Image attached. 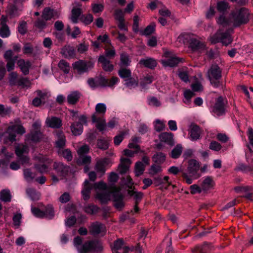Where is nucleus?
I'll list each match as a JSON object with an SVG mask.
<instances>
[{"instance_id": "26", "label": "nucleus", "mask_w": 253, "mask_h": 253, "mask_svg": "<svg viewBox=\"0 0 253 253\" xmlns=\"http://www.w3.org/2000/svg\"><path fill=\"white\" fill-rule=\"evenodd\" d=\"M181 58L176 57H172L167 60L162 61L163 65L165 66H169L171 67L175 66L181 61Z\"/></svg>"}, {"instance_id": "33", "label": "nucleus", "mask_w": 253, "mask_h": 253, "mask_svg": "<svg viewBox=\"0 0 253 253\" xmlns=\"http://www.w3.org/2000/svg\"><path fill=\"white\" fill-rule=\"evenodd\" d=\"M44 217L51 219L54 216V211L53 206L51 205H48L44 207L43 211Z\"/></svg>"}, {"instance_id": "11", "label": "nucleus", "mask_w": 253, "mask_h": 253, "mask_svg": "<svg viewBox=\"0 0 253 253\" xmlns=\"http://www.w3.org/2000/svg\"><path fill=\"white\" fill-rule=\"evenodd\" d=\"M189 138L192 141H196L201 138L202 130L195 123H191L189 127Z\"/></svg>"}, {"instance_id": "36", "label": "nucleus", "mask_w": 253, "mask_h": 253, "mask_svg": "<svg viewBox=\"0 0 253 253\" xmlns=\"http://www.w3.org/2000/svg\"><path fill=\"white\" fill-rule=\"evenodd\" d=\"M125 82V85L130 89L137 87L139 84L138 78L135 79L132 76L128 79H126Z\"/></svg>"}, {"instance_id": "13", "label": "nucleus", "mask_w": 253, "mask_h": 253, "mask_svg": "<svg viewBox=\"0 0 253 253\" xmlns=\"http://www.w3.org/2000/svg\"><path fill=\"white\" fill-rule=\"evenodd\" d=\"M125 242L122 239H118L115 241L113 245L111 246L112 251L116 253L119 250H122L123 253H128L130 251L128 247L124 245Z\"/></svg>"}, {"instance_id": "48", "label": "nucleus", "mask_w": 253, "mask_h": 253, "mask_svg": "<svg viewBox=\"0 0 253 253\" xmlns=\"http://www.w3.org/2000/svg\"><path fill=\"white\" fill-rule=\"evenodd\" d=\"M58 67L64 73L68 74L70 71V65L64 60H61L58 63Z\"/></svg>"}, {"instance_id": "15", "label": "nucleus", "mask_w": 253, "mask_h": 253, "mask_svg": "<svg viewBox=\"0 0 253 253\" xmlns=\"http://www.w3.org/2000/svg\"><path fill=\"white\" fill-rule=\"evenodd\" d=\"M56 140L55 141V147L59 149L63 148L66 145V137L62 131L58 130L55 132Z\"/></svg>"}, {"instance_id": "51", "label": "nucleus", "mask_w": 253, "mask_h": 253, "mask_svg": "<svg viewBox=\"0 0 253 253\" xmlns=\"http://www.w3.org/2000/svg\"><path fill=\"white\" fill-rule=\"evenodd\" d=\"M28 150V147L27 145H19L15 148V154L18 157H20L23 153H27Z\"/></svg>"}, {"instance_id": "21", "label": "nucleus", "mask_w": 253, "mask_h": 253, "mask_svg": "<svg viewBox=\"0 0 253 253\" xmlns=\"http://www.w3.org/2000/svg\"><path fill=\"white\" fill-rule=\"evenodd\" d=\"M215 185V182L211 176H207L201 184L203 191H206L212 189Z\"/></svg>"}, {"instance_id": "60", "label": "nucleus", "mask_w": 253, "mask_h": 253, "mask_svg": "<svg viewBox=\"0 0 253 253\" xmlns=\"http://www.w3.org/2000/svg\"><path fill=\"white\" fill-rule=\"evenodd\" d=\"M34 168L39 172L42 173L47 171L48 166L44 164H36Z\"/></svg>"}, {"instance_id": "35", "label": "nucleus", "mask_w": 253, "mask_h": 253, "mask_svg": "<svg viewBox=\"0 0 253 253\" xmlns=\"http://www.w3.org/2000/svg\"><path fill=\"white\" fill-rule=\"evenodd\" d=\"M166 155L162 152H158L153 155L152 160L157 164H162L166 161Z\"/></svg>"}, {"instance_id": "34", "label": "nucleus", "mask_w": 253, "mask_h": 253, "mask_svg": "<svg viewBox=\"0 0 253 253\" xmlns=\"http://www.w3.org/2000/svg\"><path fill=\"white\" fill-rule=\"evenodd\" d=\"M119 76L125 81L126 79H128L131 77V72L130 69L125 67H121L118 71Z\"/></svg>"}, {"instance_id": "58", "label": "nucleus", "mask_w": 253, "mask_h": 253, "mask_svg": "<svg viewBox=\"0 0 253 253\" xmlns=\"http://www.w3.org/2000/svg\"><path fill=\"white\" fill-rule=\"evenodd\" d=\"M91 162V157L89 156H80L78 160L79 165H88Z\"/></svg>"}, {"instance_id": "12", "label": "nucleus", "mask_w": 253, "mask_h": 253, "mask_svg": "<svg viewBox=\"0 0 253 253\" xmlns=\"http://www.w3.org/2000/svg\"><path fill=\"white\" fill-rule=\"evenodd\" d=\"M189 46L193 51L203 53L206 50L204 43L200 42L195 38H191L189 41Z\"/></svg>"}, {"instance_id": "39", "label": "nucleus", "mask_w": 253, "mask_h": 253, "mask_svg": "<svg viewBox=\"0 0 253 253\" xmlns=\"http://www.w3.org/2000/svg\"><path fill=\"white\" fill-rule=\"evenodd\" d=\"M106 111V107L104 103H98L95 106V112L93 114H96L97 116L99 115L100 117H101L105 114Z\"/></svg>"}, {"instance_id": "64", "label": "nucleus", "mask_w": 253, "mask_h": 253, "mask_svg": "<svg viewBox=\"0 0 253 253\" xmlns=\"http://www.w3.org/2000/svg\"><path fill=\"white\" fill-rule=\"evenodd\" d=\"M148 104L150 106L159 107L161 103L160 101L154 96H151L148 98Z\"/></svg>"}, {"instance_id": "18", "label": "nucleus", "mask_w": 253, "mask_h": 253, "mask_svg": "<svg viewBox=\"0 0 253 253\" xmlns=\"http://www.w3.org/2000/svg\"><path fill=\"white\" fill-rule=\"evenodd\" d=\"M98 62L102 65L103 69L106 72H111L114 69V66L109 60L104 55H100L98 58Z\"/></svg>"}, {"instance_id": "24", "label": "nucleus", "mask_w": 253, "mask_h": 253, "mask_svg": "<svg viewBox=\"0 0 253 253\" xmlns=\"http://www.w3.org/2000/svg\"><path fill=\"white\" fill-rule=\"evenodd\" d=\"M81 96V94L79 91H72L67 96V101L69 104L75 105L79 101Z\"/></svg>"}, {"instance_id": "30", "label": "nucleus", "mask_w": 253, "mask_h": 253, "mask_svg": "<svg viewBox=\"0 0 253 253\" xmlns=\"http://www.w3.org/2000/svg\"><path fill=\"white\" fill-rule=\"evenodd\" d=\"M169 179L168 176H165L163 178L160 176H158L154 178V184L155 186H158L162 184L167 183V186L166 187V189H167L169 186L171 185V182L169 181Z\"/></svg>"}, {"instance_id": "28", "label": "nucleus", "mask_w": 253, "mask_h": 253, "mask_svg": "<svg viewBox=\"0 0 253 253\" xmlns=\"http://www.w3.org/2000/svg\"><path fill=\"white\" fill-rule=\"evenodd\" d=\"M26 192L28 196L32 201H37L40 198L41 193L37 191L34 188H27Z\"/></svg>"}, {"instance_id": "17", "label": "nucleus", "mask_w": 253, "mask_h": 253, "mask_svg": "<svg viewBox=\"0 0 253 253\" xmlns=\"http://www.w3.org/2000/svg\"><path fill=\"white\" fill-rule=\"evenodd\" d=\"M45 123L47 126L53 128H59L62 124L61 120L56 117L47 118Z\"/></svg>"}, {"instance_id": "6", "label": "nucleus", "mask_w": 253, "mask_h": 253, "mask_svg": "<svg viewBox=\"0 0 253 253\" xmlns=\"http://www.w3.org/2000/svg\"><path fill=\"white\" fill-rule=\"evenodd\" d=\"M72 65L73 69L77 70L80 74L87 72L88 69H91L93 67V64L92 62H86L83 60L75 62Z\"/></svg>"}, {"instance_id": "20", "label": "nucleus", "mask_w": 253, "mask_h": 253, "mask_svg": "<svg viewBox=\"0 0 253 253\" xmlns=\"http://www.w3.org/2000/svg\"><path fill=\"white\" fill-rule=\"evenodd\" d=\"M17 64L24 75H26L29 74V69L31 66V64L29 61H25L23 59H20L17 61Z\"/></svg>"}, {"instance_id": "41", "label": "nucleus", "mask_w": 253, "mask_h": 253, "mask_svg": "<svg viewBox=\"0 0 253 253\" xmlns=\"http://www.w3.org/2000/svg\"><path fill=\"white\" fill-rule=\"evenodd\" d=\"M182 151L181 145L177 144L171 151L170 156L173 159H177L181 155Z\"/></svg>"}, {"instance_id": "59", "label": "nucleus", "mask_w": 253, "mask_h": 253, "mask_svg": "<svg viewBox=\"0 0 253 253\" xmlns=\"http://www.w3.org/2000/svg\"><path fill=\"white\" fill-rule=\"evenodd\" d=\"M97 146L99 149L105 150L108 148L109 143L105 140L99 139L97 141Z\"/></svg>"}, {"instance_id": "31", "label": "nucleus", "mask_w": 253, "mask_h": 253, "mask_svg": "<svg viewBox=\"0 0 253 253\" xmlns=\"http://www.w3.org/2000/svg\"><path fill=\"white\" fill-rule=\"evenodd\" d=\"M26 138L33 142H37L40 141L42 138V133L39 131H32L26 135Z\"/></svg>"}, {"instance_id": "44", "label": "nucleus", "mask_w": 253, "mask_h": 253, "mask_svg": "<svg viewBox=\"0 0 253 253\" xmlns=\"http://www.w3.org/2000/svg\"><path fill=\"white\" fill-rule=\"evenodd\" d=\"M128 134V130L123 131L114 138V142L115 145H119L124 138L126 135Z\"/></svg>"}, {"instance_id": "10", "label": "nucleus", "mask_w": 253, "mask_h": 253, "mask_svg": "<svg viewBox=\"0 0 253 253\" xmlns=\"http://www.w3.org/2000/svg\"><path fill=\"white\" fill-rule=\"evenodd\" d=\"M88 228L90 234L94 236L99 234L103 236L106 233L105 226L103 224L97 221L92 222Z\"/></svg>"}, {"instance_id": "42", "label": "nucleus", "mask_w": 253, "mask_h": 253, "mask_svg": "<svg viewBox=\"0 0 253 253\" xmlns=\"http://www.w3.org/2000/svg\"><path fill=\"white\" fill-rule=\"evenodd\" d=\"M11 196L9 190L3 189L0 192V199L4 202H8L11 201Z\"/></svg>"}, {"instance_id": "3", "label": "nucleus", "mask_w": 253, "mask_h": 253, "mask_svg": "<svg viewBox=\"0 0 253 253\" xmlns=\"http://www.w3.org/2000/svg\"><path fill=\"white\" fill-rule=\"evenodd\" d=\"M249 15L248 10L244 7L241 8L239 11L233 13L234 26L237 27L247 24L249 21Z\"/></svg>"}, {"instance_id": "43", "label": "nucleus", "mask_w": 253, "mask_h": 253, "mask_svg": "<svg viewBox=\"0 0 253 253\" xmlns=\"http://www.w3.org/2000/svg\"><path fill=\"white\" fill-rule=\"evenodd\" d=\"M229 7V3L226 1H220L217 3V9L220 12L224 13Z\"/></svg>"}, {"instance_id": "16", "label": "nucleus", "mask_w": 253, "mask_h": 253, "mask_svg": "<svg viewBox=\"0 0 253 253\" xmlns=\"http://www.w3.org/2000/svg\"><path fill=\"white\" fill-rule=\"evenodd\" d=\"M61 54L66 58H74L76 56V51L73 46L66 45L63 46L60 52Z\"/></svg>"}, {"instance_id": "40", "label": "nucleus", "mask_w": 253, "mask_h": 253, "mask_svg": "<svg viewBox=\"0 0 253 253\" xmlns=\"http://www.w3.org/2000/svg\"><path fill=\"white\" fill-rule=\"evenodd\" d=\"M128 194L134 197L136 201L135 203L136 204H138L143 196V193L142 192L135 191L133 190H129L128 191Z\"/></svg>"}, {"instance_id": "5", "label": "nucleus", "mask_w": 253, "mask_h": 253, "mask_svg": "<svg viewBox=\"0 0 253 253\" xmlns=\"http://www.w3.org/2000/svg\"><path fill=\"white\" fill-rule=\"evenodd\" d=\"M110 193L112 194L114 207L117 210H121L124 207L125 204L123 202V196L120 192V188L113 186Z\"/></svg>"}, {"instance_id": "62", "label": "nucleus", "mask_w": 253, "mask_h": 253, "mask_svg": "<svg viewBox=\"0 0 253 253\" xmlns=\"http://www.w3.org/2000/svg\"><path fill=\"white\" fill-rule=\"evenodd\" d=\"M236 169L238 170H241L246 172H253V167L250 166H247L243 164H240L236 168Z\"/></svg>"}, {"instance_id": "49", "label": "nucleus", "mask_w": 253, "mask_h": 253, "mask_svg": "<svg viewBox=\"0 0 253 253\" xmlns=\"http://www.w3.org/2000/svg\"><path fill=\"white\" fill-rule=\"evenodd\" d=\"M93 20V16L90 13L82 15L80 17V20L86 25L90 24Z\"/></svg>"}, {"instance_id": "25", "label": "nucleus", "mask_w": 253, "mask_h": 253, "mask_svg": "<svg viewBox=\"0 0 253 253\" xmlns=\"http://www.w3.org/2000/svg\"><path fill=\"white\" fill-rule=\"evenodd\" d=\"M159 138L162 142H164L170 145L174 144L173 139V134L170 132L162 133L159 136Z\"/></svg>"}, {"instance_id": "4", "label": "nucleus", "mask_w": 253, "mask_h": 253, "mask_svg": "<svg viewBox=\"0 0 253 253\" xmlns=\"http://www.w3.org/2000/svg\"><path fill=\"white\" fill-rule=\"evenodd\" d=\"M220 29L211 38V42L215 43L221 42L225 45H228L231 43L232 40L231 39L230 35L228 31L225 33L221 32Z\"/></svg>"}, {"instance_id": "8", "label": "nucleus", "mask_w": 253, "mask_h": 253, "mask_svg": "<svg viewBox=\"0 0 253 253\" xmlns=\"http://www.w3.org/2000/svg\"><path fill=\"white\" fill-rule=\"evenodd\" d=\"M199 168V163L196 160L191 159L188 161L187 168L188 174L193 179H197L201 176V174L198 173Z\"/></svg>"}, {"instance_id": "29", "label": "nucleus", "mask_w": 253, "mask_h": 253, "mask_svg": "<svg viewBox=\"0 0 253 253\" xmlns=\"http://www.w3.org/2000/svg\"><path fill=\"white\" fill-rule=\"evenodd\" d=\"M71 129L74 135H79L83 132V125L81 123H74L71 125Z\"/></svg>"}, {"instance_id": "19", "label": "nucleus", "mask_w": 253, "mask_h": 253, "mask_svg": "<svg viewBox=\"0 0 253 253\" xmlns=\"http://www.w3.org/2000/svg\"><path fill=\"white\" fill-rule=\"evenodd\" d=\"M78 5L79 6L78 7L74 6L71 11L70 19L74 24L78 22V20L82 16L81 14L83 12L81 5L78 4Z\"/></svg>"}, {"instance_id": "47", "label": "nucleus", "mask_w": 253, "mask_h": 253, "mask_svg": "<svg viewBox=\"0 0 253 253\" xmlns=\"http://www.w3.org/2000/svg\"><path fill=\"white\" fill-rule=\"evenodd\" d=\"M8 130H11L21 135L23 134L26 132L24 127L21 125H14L9 126Z\"/></svg>"}, {"instance_id": "63", "label": "nucleus", "mask_w": 253, "mask_h": 253, "mask_svg": "<svg viewBox=\"0 0 253 253\" xmlns=\"http://www.w3.org/2000/svg\"><path fill=\"white\" fill-rule=\"evenodd\" d=\"M97 87H106L108 86V80L105 78L104 77L100 76L97 79Z\"/></svg>"}, {"instance_id": "23", "label": "nucleus", "mask_w": 253, "mask_h": 253, "mask_svg": "<svg viewBox=\"0 0 253 253\" xmlns=\"http://www.w3.org/2000/svg\"><path fill=\"white\" fill-rule=\"evenodd\" d=\"M109 159H104L97 162L95 169L97 172L100 174V176H102L105 172V167L108 164Z\"/></svg>"}, {"instance_id": "9", "label": "nucleus", "mask_w": 253, "mask_h": 253, "mask_svg": "<svg viewBox=\"0 0 253 253\" xmlns=\"http://www.w3.org/2000/svg\"><path fill=\"white\" fill-rule=\"evenodd\" d=\"M3 57L6 62V68L8 72L12 71L15 67V63L17 59V56H13V51L11 50H6Z\"/></svg>"}, {"instance_id": "56", "label": "nucleus", "mask_w": 253, "mask_h": 253, "mask_svg": "<svg viewBox=\"0 0 253 253\" xmlns=\"http://www.w3.org/2000/svg\"><path fill=\"white\" fill-rule=\"evenodd\" d=\"M155 24L152 23L148 26L144 31L141 32V34L144 36H149L153 33L155 30Z\"/></svg>"}, {"instance_id": "1", "label": "nucleus", "mask_w": 253, "mask_h": 253, "mask_svg": "<svg viewBox=\"0 0 253 253\" xmlns=\"http://www.w3.org/2000/svg\"><path fill=\"white\" fill-rule=\"evenodd\" d=\"M222 70L216 64H212L207 72V76L212 85L218 87L221 85Z\"/></svg>"}, {"instance_id": "32", "label": "nucleus", "mask_w": 253, "mask_h": 253, "mask_svg": "<svg viewBox=\"0 0 253 253\" xmlns=\"http://www.w3.org/2000/svg\"><path fill=\"white\" fill-rule=\"evenodd\" d=\"M131 62L129 55L126 52H122L120 54V66L126 67L128 66Z\"/></svg>"}, {"instance_id": "2", "label": "nucleus", "mask_w": 253, "mask_h": 253, "mask_svg": "<svg viewBox=\"0 0 253 253\" xmlns=\"http://www.w3.org/2000/svg\"><path fill=\"white\" fill-rule=\"evenodd\" d=\"M102 250V244L97 240L86 241L80 247H78V251L79 253H97L101 252Z\"/></svg>"}, {"instance_id": "53", "label": "nucleus", "mask_w": 253, "mask_h": 253, "mask_svg": "<svg viewBox=\"0 0 253 253\" xmlns=\"http://www.w3.org/2000/svg\"><path fill=\"white\" fill-rule=\"evenodd\" d=\"M84 211L90 214H93L98 211V208L94 205H88L84 208Z\"/></svg>"}, {"instance_id": "52", "label": "nucleus", "mask_w": 253, "mask_h": 253, "mask_svg": "<svg viewBox=\"0 0 253 253\" xmlns=\"http://www.w3.org/2000/svg\"><path fill=\"white\" fill-rule=\"evenodd\" d=\"M209 248V246L207 243L204 244L201 246H197L195 248L192 250L193 253H205L207 250Z\"/></svg>"}, {"instance_id": "50", "label": "nucleus", "mask_w": 253, "mask_h": 253, "mask_svg": "<svg viewBox=\"0 0 253 253\" xmlns=\"http://www.w3.org/2000/svg\"><path fill=\"white\" fill-rule=\"evenodd\" d=\"M18 79V74L16 73V72H11L8 76L9 84L11 86L16 85V84L17 83V80Z\"/></svg>"}, {"instance_id": "38", "label": "nucleus", "mask_w": 253, "mask_h": 253, "mask_svg": "<svg viewBox=\"0 0 253 253\" xmlns=\"http://www.w3.org/2000/svg\"><path fill=\"white\" fill-rule=\"evenodd\" d=\"M145 166L140 161L137 162L135 165V173L136 176L142 175L145 170Z\"/></svg>"}, {"instance_id": "27", "label": "nucleus", "mask_w": 253, "mask_h": 253, "mask_svg": "<svg viewBox=\"0 0 253 253\" xmlns=\"http://www.w3.org/2000/svg\"><path fill=\"white\" fill-rule=\"evenodd\" d=\"M139 64L144 65L145 67L154 69L156 67L157 62L156 60L153 58L142 59L139 61Z\"/></svg>"}, {"instance_id": "57", "label": "nucleus", "mask_w": 253, "mask_h": 253, "mask_svg": "<svg viewBox=\"0 0 253 253\" xmlns=\"http://www.w3.org/2000/svg\"><path fill=\"white\" fill-rule=\"evenodd\" d=\"M217 23L222 27H226L230 24V21L223 15H220L217 20Z\"/></svg>"}, {"instance_id": "14", "label": "nucleus", "mask_w": 253, "mask_h": 253, "mask_svg": "<svg viewBox=\"0 0 253 253\" xmlns=\"http://www.w3.org/2000/svg\"><path fill=\"white\" fill-rule=\"evenodd\" d=\"M53 169L59 175L63 176L67 175L69 171V167L61 162H55Z\"/></svg>"}, {"instance_id": "37", "label": "nucleus", "mask_w": 253, "mask_h": 253, "mask_svg": "<svg viewBox=\"0 0 253 253\" xmlns=\"http://www.w3.org/2000/svg\"><path fill=\"white\" fill-rule=\"evenodd\" d=\"M58 153L60 156L64 157L68 161H71L73 159L71 151L69 149L64 150L60 149L58 150Z\"/></svg>"}, {"instance_id": "54", "label": "nucleus", "mask_w": 253, "mask_h": 253, "mask_svg": "<svg viewBox=\"0 0 253 253\" xmlns=\"http://www.w3.org/2000/svg\"><path fill=\"white\" fill-rule=\"evenodd\" d=\"M10 34L9 28L7 25H1L0 27V36L4 38L8 37Z\"/></svg>"}, {"instance_id": "22", "label": "nucleus", "mask_w": 253, "mask_h": 253, "mask_svg": "<svg viewBox=\"0 0 253 253\" xmlns=\"http://www.w3.org/2000/svg\"><path fill=\"white\" fill-rule=\"evenodd\" d=\"M91 120L93 123H97L96 127L99 131H102L105 129L106 126L105 120L102 117L97 116L96 114H93Z\"/></svg>"}, {"instance_id": "61", "label": "nucleus", "mask_w": 253, "mask_h": 253, "mask_svg": "<svg viewBox=\"0 0 253 253\" xmlns=\"http://www.w3.org/2000/svg\"><path fill=\"white\" fill-rule=\"evenodd\" d=\"M18 31L22 35L25 34L27 31V23L23 21L19 23L18 26Z\"/></svg>"}, {"instance_id": "7", "label": "nucleus", "mask_w": 253, "mask_h": 253, "mask_svg": "<svg viewBox=\"0 0 253 253\" xmlns=\"http://www.w3.org/2000/svg\"><path fill=\"white\" fill-rule=\"evenodd\" d=\"M227 104V101L226 99H224L222 96H219L215 101L212 111L218 116L222 115L225 114Z\"/></svg>"}, {"instance_id": "45", "label": "nucleus", "mask_w": 253, "mask_h": 253, "mask_svg": "<svg viewBox=\"0 0 253 253\" xmlns=\"http://www.w3.org/2000/svg\"><path fill=\"white\" fill-rule=\"evenodd\" d=\"M24 178L27 181H31L35 179L36 174L31 170L29 169H25L23 170Z\"/></svg>"}, {"instance_id": "46", "label": "nucleus", "mask_w": 253, "mask_h": 253, "mask_svg": "<svg viewBox=\"0 0 253 253\" xmlns=\"http://www.w3.org/2000/svg\"><path fill=\"white\" fill-rule=\"evenodd\" d=\"M53 16V10L49 7L45 8L42 13V18L45 20H50Z\"/></svg>"}, {"instance_id": "55", "label": "nucleus", "mask_w": 253, "mask_h": 253, "mask_svg": "<svg viewBox=\"0 0 253 253\" xmlns=\"http://www.w3.org/2000/svg\"><path fill=\"white\" fill-rule=\"evenodd\" d=\"M30 85V82L26 78L20 77L17 80V83L16 85L21 86L22 87H29Z\"/></svg>"}]
</instances>
